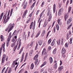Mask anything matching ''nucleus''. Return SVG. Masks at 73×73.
Returning <instances> with one entry per match:
<instances>
[{"mask_svg": "<svg viewBox=\"0 0 73 73\" xmlns=\"http://www.w3.org/2000/svg\"><path fill=\"white\" fill-rule=\"evenodd\" d=\"M15 24H13V25L12 24V23H10L8 27L5 30V31H7L8 30V31H7V32L8 33H9L12 30V29L14 27V26H13V25H14Z\"/></svg>", "mask_w": 73, "mask_h": 73, "instance_id": "nucleus-1", "label": "nucleus"}, {"mask_svg": "<svg viewBox=\"0 0 73 73\" xmlns=\"http://www.w3.org/2000/svg\"><path fill=\"white\" fill-rule=\"evenodd\" d=\"M47 16H49L48 18V21H50L52 15V12H50V10H48L47 13Z\"/></svg>", "mask_w": 73, "mask_h": 73, "instance_id": "nucleus-2", "label": "nucleus"}, {"mask_svg": "<svg viewBox=\"0 0 73 73\" xmlns=\"http://www.w3.org/2000/svg\"><path fill=\"white\" fill-rule=\"evenodd\" d=\"M11 35H12V33H11V32H10L9 33V36L8 37V38L7 39V45H9V44L10 39L11 38V37H12V36Z\"/></svg>", "mask_w": 73, "mask_h": 73, "instance_id": "nucleus-3", "label": "nucleus"}, {"mask_svg": "<svg viewBox=\"0 0 73 73\" xmlns=\"http://www.w3.org/2000/svg\"><path fill=\"white\" fill-rule=\"evenodd\" d=\"M17 41V36H15L14 38H13L11 39V41L13 43H16Z\"/></svg>", "mask_w": 73, "mask_h": 73, "instance_id": "nucleus-4", "label": "nucleus"}, {"mask_svg": "<svg viewBox=\"0 0 73 73\" xmlns=\"http://www.w3.org/2000/svg\"><path fill=\"white\" fill-rule=\"evenodd\" d=\"M63 9L62 8H61L59 11L58 12V15L60 16L61 14H62V13L63 12Z\"/></svg>", "mask_w": 73, "mask_h": 73, "instance_id": "nucleus-5", "label": "nucleus"}, {"mask_svg": "<svg viewBox=\"0 0 73 73\" xmlns=\"http://www.w3.org/2000/svg\"><path fill=\"white\" fill-rule=\"evenodd\" d=\"M46 49L45 48H44L43 49V50L42 54V55H44H44H46Z\"/></svg>", "mask_w": 73, "mask_h": 73, "instance_id": "nucleus-6", "label": "nucleus"}, {"mask_svg": "<svg viewBox=\"0 0 73 73\" xmlns=\"http://www.w3.org/2000/svg\"><path fill=\"white\" fill-rule=\"evenodd\" d=\"M62 54H65L66 52V50L64 48V47H63L62 50Z\"/></svg>", "mask_w": 73, "mask_h": 73, "instance_id": "nucleus-7", "label": "nucleus"}, {"mask_svg": "<svg viewBox=\"0 0 73 73\" xmlns=\"http://www.w3.org/2000/svg\"><path fill=\"white\" fill-rule=\"evenodd\" d=\"M24 12H25L23 13L22 16L23 18H24V17H25L26 16V15H27V13L28 12V10H26Z\"/></svg>", "mask_w": 73, "mask_h": 73, "instance_id": "nucleus-8", "label": "nucleus"}, {"mask_svg": "<svg viewBox=\"0 0 73 73\" xmlns=\"http://www.w3.org/2000/svg\"><path fill=\"white\" fill-rule=\"evenodd\" d=\"M72 18H70L68 20L67 22V24L68 25V24H69L72 21Z\"/></svg>", "mask_w": 73, "mask_h": 73, "instance_id": "nucleus-9", "label": "nucleus"}, {"mask_svg": "<svg viewBox=\"0 0 73 73\" xmlns=\"http://www.w3.org/2000/svg\"><path fill=\"white\" fill-rule=\"evenodd\" d=\"M24 53L23 52L22 55L21 56V59L20 62H22L23 61V60H24Z\"/></svg>", "mask_w": 73, "mask_h": 73, "instance_id": "nucleus-10", "label": "nucleus"}, {"mask_svg": "<svg viewBox=\"0 0 73 73\" xmlns=\"http://www.w3.org/2000/svg\"><path fill=\"white\" fill-rule=\"evenodd\" d=\"M63 68H64V67H63L62 66L61 67H59L58 68V71H59V72H61L62 70V69Z\"/></svg>", "mask_w": 73, "mask_h": 73, "instance_id": "nucleus-11", "label": "nucleus"}, {"mask_svg": "<svg viewBox=\"0 0 73 73\" xmlns=\"http://www.w3.org/2000/svg\"><path fill=\"white\" fill-rule=\"evenodd\" d=\"M46 33V31H45V30H43L41 34L42 37H44V35H45Z\"/></svg>", "mask_w": 73, "mask_h": 73, "instance_id": "nucleus-12", "label": "nucleus"}, {"mask_svg": "<svg viewBox=\"0 0 73 73\" xmlns=\"http://www.w3.org/2000/svg\"><path fill=\"white\" fill-rule=\"evenodd\" d=\"M55 41H56V39H54L53 40V42L51 43V46H54L55 45Z\"/></svg>", "mask_w": 73, "mask_h": 73, "instance_id": "nucleus-13", "label": "nucleus"}, {"mask_svg": "<svg viewBox=\"0 0 73 73\" xmlns=\"http://www.w3.org/2000/svg\"><path fill=\"white\" fill-rule=\"evenodd\" d=\"M38 44L39 45H41L42 44V40H40L38 42Z\"/></svg>", "mask_w": 73, "mask_h": 73, "instance_id": "nucleus-14", "label": "nucleus"}, {"mask_svg": "<svg viewBox=\"0 0 73 73\" xmlns=\"http://www.w3.org/2000/svg\"><path fill=\"white\" fill-rule=\"evenodd\" d=\"M68 17H69V15H68V14H66V15L64 16V19L66 21V19H67L68 18Z\"/></svg>", "mask_w": 73, "mask_h": 73, "instance_id": "nucleus-15", "label": "nucleus"}, {"mask_svg": "<svg viewBox=\"0 0 73 73\" xmlns=\"http://www.w3.org/2000/svg\"><path fill=\"white\" fill-rule=\"evenodd\" d=\"M56 11V4H54L53 5V11L54 13H55Z\"/></svg>", "mask_w": 73, "mask_h": 73, "instance_id": "nucleus-16", "label": "nucleus"}, {"mask_svg": "<svg viewBox=\"0 0 73 73\" xmlns=\"http://www.w3.org/2000/svg\"><path fill=\"white\" fill-rule=\"evenodd\" d=\"M57 22L59 25H61V19H58L57 21Z\"/></svg>", "mask_w": 73, "mask_h": 73, "instance_id": "nucleus-17", "label": "nucleus"}, {"mask_svg": "<svg viewBox=\"0 0 73 73\" xmlns=\"http://www.w3.org/2000/svg\"><path fill=\"white\" fill-rule=\"evenodd\" d=\"M49 60L50 61V64H52V63L53 62V58L52 57H50Z\"/></svg>", "mask_w": 73, "mask_h": 73, "instance_id": "nucleus-18", "label": "nucleus"}, {"mask_svg": "<svg viewBox=\"0 0 73 73\" xmlns=\"http://www.w3.org/2000/svg\"><path fill=\"white\" fill-rule=\"evenodd\" d=\"M56 42L58 45H60V44H61V39H59L58 40H57Z\"/></svg>", "mask_w": 73, "mask_h": 73, "instance_id": "nucleus-19", "label": "nucleus"}, {"mask_svg": "<svg viewBox=\"0 0 73 73\" xmlns=\"http://www.w3.org/2000/svg\"><path fill=\"white\" fill-rule=\"evenodd\" d=\"M4 15V13H2L1 16H0V21H1V19H2V18H3V15Z\"/></svg>", "mask_w": 73, "mask_h": 73, "instance_id": "nucleus-20", "label": "nucleus"}, {"mask_svg": "<svg viewBox=\"0 0 73 73\" xmlns=\"http://www.w3.org/2000/svg\"><path fill=\"white\" fill-rule=\"evenodd\" d=\"M5 19H6V17H5L4 21V23L5 24H6V23H7L8 20H9V19L7 18L6 21H5Z\"/></svg>", "mask_w": 73, "mask_h": 73, "instance_id": "nucleus-21", "label": "nucleus"}, {"mask_svg": "<svg viewBox=\"0 0 73 73\" xmlns=\"http://www.w3.org/2000/svg\"><path fill=\"white\" fill-rule=\"evenodd\" d=\"M33 68H34V64L33 63H32L31 64V67H30V68L31 69H33Z\"/></svg>", "mask_w": 73, "mask_h": 73, "instance_id": "nucleus-22", "label": "nucleus"}, {"mask_svg": "<svg viewBox=\"0 0 73 73\" xmlns=\"http://www.w3.org/2000/svg\"><path fill=\"white\" fill-rule=\"evenodd\" d=\"M44 11H45V10H44L43 12H42L40 15V17L39 18H40V19H41V17H42V16L43 15V13H44Z\"/></svg>", "mask_w": 73, "mask_h": 73, "instance_id": "nucleus-23", "label": "nucleus"}, {"mask_svg": "<svg viewBox=\"0 0 73 73\" xmlns=\"http://www.w3.org/2000/svg\"><path fill=\"white\" fill-rule=\"evenodd\" d=\"M12 71V68H10L7 72V73H11Z\"/></svg>", "mask_w": 73, "mask_h": 73, "instance_id": "nucleus-24", "label": "nucleus"}, {"mask_svg": "<svg viewBox=\"0 0 73 73\" xmlns=\"http://www.w3.org/2000/svg\"><path fill=\"white\" fill-rule=\"evenodd\" d=\"M3 35H1L0 36V38L1 39V41H4V39L3 38Z\"/></svg>", "mask_w": 73, "mask_h": 73, "instance_id": "nucleus-25", "label": "nucleus"}, {"mask_svg": "<svg viewBox=\"0 0 73 73\" xmlns=\"http://www.w3.org/2000/svg\"><path fill=\"white\" fill-rule=\"evenodd\" d=\"M56 29L57 31H59V25L58 24H56Z\"/></svg>", "mask_w": 73, "mask_h": 73, "instance_id": "nucleus-26", "label": "nucleus"}, {"mask_svg": "<svg viewBox=\"0 0 73 73\" xmlns=\"http://www.w3.org/2000/svg\"><path fill=\"white\" fill-rule=\"evenodd\" d=\"M56 50H57V48H55L52 52L53 54H56Z\"/></svg>", "mask_w": 73, "mask_h": 73, "instance_id": "nucleus-27", "label": "nucleus"}, {"mask_svg": "<svg viewBox=\"0 0 73 73\" xmlns=\"http://www.w3.org/2000/svg\"><path fill=\"white\" fill-rule=\"evenodd\" d=\"M46 64V62H44L42 64V65L40 67L41 68H42V67H43V66H44V65H45Z\"/></svg>", "mask_w": 73, "mask_h": 73, "instance_id": "nucleus-28", "label": "nucleus"}, {"mask_svg": "<svg viewBox=\"0 0 73 73\" xmlns=\"http://www.w3.org/2000/svg\"><path fill=\"white\" fill-rule=\"evenodd\" d=\"M72 9V7H70L68 8V13H69L71 11V9Z\"/></svg>", "mask_w": 73, "mask_h": 73, "instance_id": "nucleus-29", "label": "nucleus"}, {"mask_svg": "<svg viewBox=\"0 0 73 73\" xmlns=\"http://www.w3.org/2000/svg\"><path fill=\"white\" fill-rule=\"evenodd\" d=\"M6 57H7V56L6 54H4L3 55L2 59H4V60H5V58H6Z\"/></svg>", "mask_w": 73, "mask_h": 73, "instance_id": "nucleus-30", "label": "nucleus"}, {"mask_svg": "<svg viewBox=\"0 0 73 73\" xmlns=\"http://www.w3.org/2000/svg\"><path fill=\"white\" fill-rule=\"evenodd\" d=\"M54 68L55 69H57V63L54 64Z\"/></svg>", "mask_w": 73, "mask_h": 73, "instance_id": "nucleus-31", "label": "nucleus"}, {"mask_svg": "<svg viewBox=\"0 0 73 73\" xmlns=\"http://www.w3.org/2000/svg\"><path fill=\"white\" fill-rule=\"evenodd\" d=\"M33 22H32L31 25H30V29H32V25H33Z\"/></svg>", "mask_w": 73, "mask_h": 73, "instance_id": "nucleus-32", "label": "nucleus"}, {"mask_svg": "<svg viewBox=\"0 0 73 73\" xmlns=\"http://www.w3.org/2000/svg\"><path fill=\"white\" fill-rule=\"evenodd\" d=\"M51 41H52V39H51L50 38L48 40V44H50Z\"/></svg>", "mask_w": 73, "mask_h": 73, "instance_id": "nucleus-33", "label": "nucleus"}, {"mask_svg": "<svg viewBox=\"0 0 73 73\" xmlns=\"http://www.w3.org/2000/svg\"><path fill=\"white\" fill-rule=\"evenodd\" d=\"M42 21V19H41L40 21V22H39V25H38L39 28H40V25H41V23Z\"/></svg>", "mask_w": 73, "mask_h": 73, "instance_id": "nucleus-34", "label": "nucleus"}, {"mask_svg": "<svg viewBox=\"0 0 73 73\" xmlns=\"http://www.w3.org/2000/svg\"><path fill=\"white\" fill-rule=\"evenodd\" d=\"M30 21L31 18H29L28 20L26 22V23H27V24H28V23H30Z\"/></svg>", "mask_w": 73, "mask_h": 73, "instance_id": "nucleus-35", "label": "nucleus"}, {"mask_svg": "<svg viewBox=\"0 0 73 73\" xmlns=\"http://www.w3.org/2000/svg\"><path fill=\"white\" fill-rule=\"evenodd\" d=\"M23 47H22L20 50V52H19V54H21V52H22V51H23Z\"/></svg>", "mask_w": 73, "mask_h": 73, "instance_id": "nucleus-36", "label": "nucleus"}, {"mask_svg": "<svg viewBox=\"0 0 73 73\" xmlns=\"http://www.w3.org/2000/svg\"><path fill=\"white\" fill-rule=\"evenodd\" d=\"M5 59H4L2 58L1 61L2 63H3H3H4V62H5Z\"/></svg>", "mask_w": 73, "mask_h": 73, "instance_id": "nucleus-37", "label": "nucleus"}, {"mask_svg": "<svg viewBox=\"0 0 73 73\" xmlns=\"http://www.w3.org/2000/svg\"><path fill=\"white\" fill-rule=\"evenodd\" d=\"M15 43H12L11 45V47H13V46H15Z\"/></svg>", "mask_w": 73, "mask_h": 73, "instance_id": "nucleus-38", "label": "nucleus"}, {"mask_svg": "<svg viewBox=\"0 0 73 73\" xmlns=\"http://www.w3.org/2000/svg\"><path fill=\"white\" fill-rule=\"evenodd\" d=\"M44 5V1H43L42 3V4L41 5V7H43V6Z\"/></svg>", "mask_w": 73, "mask_h": 73, "instance_id": "nucleus-39", "label": "nucleus"}, {"mask_svg": "<svg viewBox=\"0 0 73 73\" xmlns=\"http://www.w3.org/2000/svg\"><path fill=\"white\" fill-rule=\"evenodd\" d=\"M27 3H26L25 4L24 6V9H25L27 8Z\"/></svg>", "mask_w": 73, "mask_h": 73, "instance_id": "nucleus-40", "label": "nucleus"}, {"mask_svg": "<svg viewBox=\"0 0 73 73\" xmlns=\"http://www.w3.org/2000/svg\"><path fill=\"white\" fill-rule=\"evenodd\" d=\"M33 11L31 13L30 15H29V17H32L33 13Z\"/></svg>", "mask_w": 73, "mask_h": 73, "instance_id": "nucleus-41", "label": "nucleus"}, {"mask_svg": "<svg viewBox=\"0 0 73 73\" xmlns=\"http://www.w3.org/2000/svg\"><path fill=\"white\" fill-rule=\"evenodd\" d=\"M17 46H15V47H14V51H15L16 50V49H17Z\"/></svg>", "mask_w": 73, "mask_h": 73, "instance_id": "nucleus-42", "label": "nucleus"}, {"mask_svg": "<svg viewBox=\"0 0 73 73\" xmlns=\"http://www.w3.org/2000/svg\"><path fill=\"white\" fill-rule=\"evenodd\" d=\"M40 33H41V31H39L37 35L38 36H39L40 34Z\"/></svg>", "mask_w": 73, "mask_h": 73, "instance_id": "nucleus-43", "label": "nucleus"}, {"mask_svg": "<svg viewBox=\"0 0 73 73\" xmlns=\"http://www.w3.org/2000/svg\"><path fill=\"white\" fill-rule=\"evenodd\" d=\"M38 62V59H36V61L35 62V65H36L37 64V62Z\"/></svg>", "mask_w": 73, "mask_h": 73, "instance_id": "nucleus-44", "label": "nucleus"}, {"mask_svg": "<svg viewBox=\"0 0 73 73\" xmlns=\"http://www.w3.org/2000/svg\"><path fill=\"white\" fill-rule=\"evenodd\" d=\"M52 48L51 47V46H49L48 48V50H50V49Z\"/></svg>", "mask_w": 73, "mask_h": 73, "instance_id": "nucleus-45", "label": "nucleus"}, {"mask_svg": "<svg viewBox=\"0 0 73 73\" xmlns=\"http://www.w3.org/2000/svg\"><path fill=\"white\" fill-rule=\"evenodd\" d=\"M53 31L54 33L56 32V27H54Z\"/></svg>", "mask_w": 73, "mask_h": 73, "instance_id": "nucleus-46", "label": "nucleus"}, {"mask_svg": "<svg viewBox=\"0 0 73 73\" xmlns=\"http://www.w3.org/2000/svg\"><path fill=\"white\" fill-rule=\"evenodd\" d=\"M21 45L20 44H19L18 48H17V50H19V49H20V46H21Z\"/></svg>", "mask_w": 73, "mask_h": 73, "instance_id": "nucleus-47", "label": "nucleus"}, {"mask_svg": "<svg viewBox=\"0 0 73 73\" xmlns=\"http://www.w3.org/2000/svg\"><path fill=\"white\" fill-rule=\"evenodd\" d=\"M33 60H38V59H37V58H36V57L35 56L34 57Z\"/></svg>", "mask_w": 73, "mask_h": 73, "instance_id": "nucleus-48", "label": "nucleus"}, {"mask_svg": "<svg viewBox=\"0 0 73 73\" xmlns=\"http://www.w3.org/2000/svg\"><path fill=\"white\" fill-rule=\"evenodd\" d=\"M44 24H45V25H47L48 24V22L46 21H45Z\"/></svg>", "mask_w": 73, "mask_h": 73, "instance_id": "nucleus-49", "label": "nucleus"}, {"mask_svg": "<svg viewBox=\"0 0 73 73\" xmlns=\"http://www.w3.org/2000/svg\"><path fill=\"white\" fill-rule=\"evenodd\" d=\"M28 53H27L25 57V58H27V57H28Z\"/></svg>", "mask_w": 73, "mask_h": 73, "instance_id": "nucleus-50", "label": "nucleus"}, {"mask_svg": "<svg viewBox=\"0 0 73 73\" xmlns=\"http://www.w3.org/2000/svg\"><path fill=\"white\" fill-rule=\"evenodd\" d=\"M63 41H64V39L63 38H62L61 39V44H63Z\"/></svg>", "mask_w": 73, "mask_h": 73, "instance_id": "nucleus-51", "label": "nucleus"}, {"mask_svg": "<svg viewBox=\"0 0 73 73\" xmlns=\"http://www.w3.org/2000/svg\"><path fill=\"white\" fill-rule=\"evenodd\" d=\"M65 46L66 48H67L68 47V44L67 43H66L65 45Z\"/></svg>", "mask_w": 73, "mask_h": 73, "instance_id": "nucleus-52", "label": "nucleus"}, {"mask_svg": "<svg viewBox=\"0 0 73 73\" xmlns=\"http://www.w3.org/2000/svg\"><path fill=\"white\" fill-rule=\"evenodd\" d=\"M35 25H33V29H35Z\"/></svg>", "mask_w": 73, "mask_h": 73, "instance_id": "nucleus-53", "label": "nucleus"}, {"mask_svg": "<svg viewBox=\"0 0 73 73\" xmlns=\"http://www.w3.org/2000/svg\"><path fill=\"white\" fill-rule=\"evenodd\" d=\"M35 3H34L32 5L31 7V8H33V7H34V5H35Z\"/></svg>", "mask_w": 73, "mask_h": 73, "instance_id": "nucleus-54", "label": "nucleus"}, {"mask_svg": "<svg viewBox=\"0 0 73 73\" xmlns=\"http://www.w3.org/2000/svg\"><path fill=\"white\" fill-rule=\"evenodd\" d=\"M60 65H61L62 64V61L60 60Z\"/></svg>", "mask_w": 73, "mask_h": 73, "instance_id": "nucleus-55", "label": "nucleus"}, {"mask_svg": "<svg viewBox=\"0 0 73 73\" xmlns=\"http://www.w3.org/2000/svg\"><path fill=\"white\" fill-rule=\"evenodd\" d=\"M44 70V68H42L41 69L40 72H42Z\"/></svg>", "mask_w": 73, "mask_h": 73, "instance_id": "nucleus-56", "label": "nucleus"}, {"mask_svg": "<svg viewBox=\"0 0 73 73\" xmlns=\"http://www.w3.org/2000/svg\"><path fill=\"white\" fill-rule=\"evenodd\" d=\"M39 11H40L39 10H38L37 11L36 13V15H38V12H39Z\"/></svg>", "mask_w": 73, "mask_h": 73, "instance_id": "nucleus-57", "label": "nucleus"}, {"mask_svg": "<svg viewBox=\"0 0 73 73\" xmlns=\"http://www.w3.org/2000/svg\"><path fill=\"white\" fill-rule=\"evenodd\" d=\"M8 68H7L6 70L5 71L4 73H7V71L8 70Z\"/></svg>", "mask_w": 73, "mask_h": 73, "instance_id": "nucleus-58", "label": "nucleus"}, {"mask_svg": "<svg viewBox=\"0 0 73 73\" xmlns=\"http://www.w3.org/2000/svg\"><path fill=\"white\" fill-rule=\"evenodd\" d=\"M8 57H7L6 58L5 60L6 61H8Z\"/></svg>", "mask_w": 73, "mask_h": 73, "instance_id": "nucleus-59", "label": "nucleus"}, {"mask_svg": "<svg viewBox=\"0 0 73 73\" xmlns=\"http://www.w3.org/2000/svg\"><path fill=\"white\" fill-rule=\"evenodd\" d=\"M10 13V10H9L7 14V16H9V15Z\"/></svg>", "mask_w": 73, "mask_h": 73, "instance_id": "nucleus-60", "label": "nucleus"}, {"mask_svg": "<svg viewBox=\"0 0 73 73\" xmlns=\"http://www.w3.org/2000/svg\"><path fill=\"white\" fill-rule=\"evenodd\" d=\"M62 56L63 57H66L65 55L64 54H62Z\"/></svg>", "mask_w": 73, "mask_h": 73, "instance_id": "nucleus-61", "label": "nucleus"}, {"mask_svg": "<svg viewBox=\"0 0 73 73\" xmlns=\"http://www.w3.org/2000/svg\"><path fill=\"white\" fill-rule=\"evenodd\" d=\"M21 40H19V45H21Z\"/></svg>", "mask_w": 73, "mask_h": 73, "instance_id": "nucleus-62", "label": "nucleus"}, {"mask_svg": "<svg viewBox=\"0 0 73 73\" xmlns=\"http://www.w3.org/2000/svg\"><path fill=\"white\" fill-rule=\"evenodd\" d=\"M1 51H2V48H0V53H1Z\"/></svg>", "mask_w": 73, "mask_h": 73, "instance_id": "nucleus-63", "label": "nucleus"}, {"mask_svg": "<svg viewBox=\"0 0 73 73\" xmlns=\"http://www.w3.org/2000/svg\"><path fill=\"white\" fill-rule=\"evenodd\" d=\"M35 57H36L37 58H38V54H36V55L35 56Z\"/></svg>", "mask_w": 73, "mask_h": 73, "instance_id": "nucleus-64", "label": "nucleus"}]
</instances>
